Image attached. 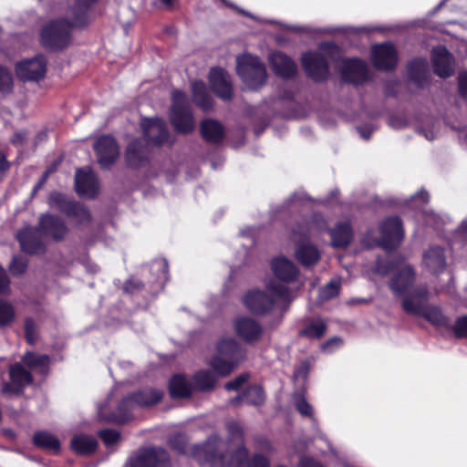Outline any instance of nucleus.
Listing matches in <instances>:
<instances>
[{"mask_svg": "<svg viewBox=\"0 0 467 467\" xmlns=\"http://www.w3.org/2000/svg\"><path fill=\"white\" fill-rule=\"evenodd\" d=\"M143 138L132 140L126 150V159L130 165L140 166L146 161L150 152V144L161 145L168 140V130L163 119L144 118L140 123Z\"/></svg>", "mask_w": 467, "mask_h": 467, "instance_id": "obj_1", "label": "nucleus"}, {"mask_svg": "<svg viewBox=\"0 0 467 467\" xmlns=\"http://www.w3.org/2000/svg\"><path fill=\"white\" fill-rule=\"evenodd\" d=\"M95 1L77 0V13L70 23L64 19H58L45 26L40 35L43 46L51 49L66 47L70 42V28L72 26H82L85 24L88 7Z\"/></svg>", "mask_w": 467, "mask_h": 467, "instance_id": "obj_2", "label": "nucleus"}, {"mask_svg": "<svg viewBox=\"0 0 467 467\" xmlns=\"http://www.w3.org/2000/svg\"><path fill=\"white\" fill-rule=\"evenodd\" d=\"M291 297V289L270 280L265 291L253 289L243 297L244 306L252 313L264 315L273 309L278 302H285Z\"/></svg>", "mask_w": 467, "mask_h": 467, "instance_id": "obj_3", "label": "nucleus"}, {"mask_svg": "<svg viewBox=\"0 0 467 467\" xmlns=\"http://www.w3.org/2000/svg\"><path fill=\"white\" fill-rule=\"evenodd\" d=\"M327 224L320 214L314 215L310 224L306 226L299 225L297 230H294L293 236L296 242L295 256L303 265L309 266L317 264L320 258V253L317 248L308 240L309 235L316 232L322 233L327 230Z\"/></svg>", "mask_w": 467, "mask_h": 467, "instance_id": "obj_4", "label": "nucleus"}, {"mask_svg": "<svg viewBox=\"0 0 467 467\" xmlns=\"http://www.w3.org/2000/svg\"><path fill=\"white\" fill-rule=\"evenodd\" d=\"M162 398V392L155 389H144L131 397L124 399L118 407L116 412L107 415L106 410L109 404H104L99 408V416L101 420L112 421L115 423H125L131 419V410L134 405L148 407L158 403ZM109 403V401H107Z\"/></svg>", "mask_w": 467, "mask_h": 467, "instance_id": "obj_5", "label": "nucleus"}, {"mask_svg": "<svg viewBox=\"0 0 467 467\" xmlns=\"http://www.w3.org/2000/svg\"><path fill=\"white\" fill-rule=\"evenodd\" d=\"M213 447L223 449L225 447L223 441L212 438L205 446V451L209 453V461L212 467H268V460L261 454H255L252 461L248 460L246 449L239 445L234 454L231 455L230 460L227 455H223L213 451Z\"/></svg>", "mask_w": 467, "mask_h": 467, "instance_id": "obj_6", "label": "nucleus"}, {"mask_svg": "<svg viewBox=\"0 0 467 467\" xmlns=\"http://www.w3.org/2000/svg\"><path fill=\"white\" fill-rule=\"evenodd\" d=\"M244 358V351L235 339L223 338L217 345V354L211 360L210 366L218 376L224 377L229 375Z\"/></svg>", "mask_w": 467, "mask_h": 467, "instance_id": "obj_7", "label": "nucleus"}, {"mask_svg": "<svg viewBox=\"0 0 467 467\" xmlns=\"http://www.w3.org/2000/svg\"><path fill=\"white\" fill-rule=\"evenodd\" d=\"M428 294L427 287L418 288L413 295L402 300L403 310L410 315L423 317L436 326L446 325V318L441 311L437 307L427 306Z\"/></svg>", "mask_w": 467, "mask_h": 467, "instance_id": "obj_8", "label": "nucleus"}, {"mask_svg": "<svg viewBox=\"0 0 467 467\" xmlns=\"http://www.w3.org/2000/svg\"><path fill=\"white\" fill-rule=\"evenodd\" d=\"M236 70L246 88L250 89H256L265 82L267 76L265 66L258 57L249 54L238 56Z\"/></svg>", "mask_w": 467, "mask_h": 467, "instance_id": "obj_9", "label": "nucleus"}, {"mask_svg": "<svg viewBox=\"0 0 467 467\" xmlns=\"http://www.w3.org/2000/svg\"><path fill=\"white\" fill-rule=\"evenodd\" d=\"M171 99L170 119L172 126L180 133L191 132L194 129L195 122L186 95L180 90H174Z\"/></svg>", "mask_w": 467, "mask_h": 467, "instance_id": "obj_10", "label": "nucleus"}, {"mask_svg": "<svg viewBox=\"0 0 467 467\" xmlns=\"http://www.w3.org/2000/svg\"><path fill=\"white\" fill-rule=\"evenodd\" d=\"M48 203L52 208L59 210L68 218L74 220L76 223L83 224L89 222L90 214L86 207L62 193H51Z\"/></svg>", "mask_w": 467, "mask_h": 467, "instance_id": "obj_11", "label": "nucleus"}, {"mask_svg": "<svg viewBox=\"0 0 467 467\" xmlns=\"http://www.w3.org/2000/svg\"><path fill=\"white\" fill-rule=\"evenodd\" d=\"M415 280V273L411 265H402L395 273L392 277L389 287L394 294L403 296V299L415 293L420 287H426L425 285L413 286Z\"/></svg>", "mask_w": 467, "mask_h": 467, "instance_id": "obj_12", "label": "nucleus"}, {"mask_svg": "<svg viewBox=\"0 0 467 467\" xmlns=\"http://www.w3.org/2000/svg\"><path fill=\"white\" fill-rule=\"evenodd\" d=\"M46 70L47 61L43 56L22 60L16 66L17 78L24 81H37L45 76Z\"/></svg>", "mask_w": 467, "mask_h": 467, "instance_id": "obj_13", "label": "nucleus"}, {"mask_svg": "<svg viewBox=\"0 0 467 467\" xmlns=\"http://www.w3.org/2000/svg\"><path fill=\"white\" fill-rule=\"evenodd\" d=\"M271 268L277 285H284L287 288L289 284L298 279L299 271L295 264L284 256H278L272 260Z\"/></svg>", "mask_w": 467, "mask_h": 467, "instance_id": "obj_14", "label": "nucleus"}, {"mask_svg": "<svg viewBox=\"0 0 467 467\" xmlns=\"http://www.w3.org/2000/svg\"><path fill=\"white\" fill-rule=\"evenodd\" d=\"M380 246L385 250L394 249L404 236L401 221L398 217L387 219L380 226Z\"/></svg>", "mask_w": 467, "mask_h": 467, "instance_id": "obj_15", "label": "nucleus"}, {"mask_svg": "<svg viewBox=\"0 0 467 467\" xmlns=\"http://www.w3.org/2000/svg\"><path fill=\"white\" fill-rule=\"evenodd\" d=\"M371 60L378 69L389 70L394 68L398 61L395 47L390 43L375 45L371 50Z\"/></svg>", "mask_w": 467, "mask_h": 467, "instance_id": "obj_16", "label": "nucleus"}, {"mask_svg": "<svg viewBox=\"0 0 467 467\" xmlns=\"http://www.w3.org/2000/svg\"><path fill=\"white\" fill-rule=\"evenodd\" d=\"M98 161L102 167L111 165L119 155V148L111 136H101L94 145Z\"/></svg>", "mask_w": 467, "mask_h": 467, "instance_id": "obj_17", "label": "nucleus"}, {"mask_svg": "<svg viewBox=\"0 0 467 467\" xmlns=\"http://www.w3.org/2000/svg\"><path fill=\"white\" fill-rule=\"evenodd\" d=\"M9 375L10 382L5 383L2 387L4 394H20L23 389L32 382L30 372L19 363L10 367Z\"/></svg>", "mask_w": 467, "mask_h": 467, "instance_id": "obj_18", "label": "nucleus"}, {"mask_svg": "<svg viewBox=\"0 0 467 467\" xmlns=\"http://www.w3.org/2000/svg\"><path fill=\"white\" fill-rule=\"evenodd\" d=\"M302 65L306 74L315 80H321L328 75V66L318 52H307L302 56Z\"/></svg>", "mask_w": 467, "mask_h": 467, "instance_id": "obj_19", "label": "nucleus"}, {"mask_svg": "<svg viewBox=\"0 0 467 467\" xmlns=\"http://www.w3.org/2000/svg\"><path fill=\"white\" fill-rule=\"evenodd\" d=\"M168 461L167 451L161 448H149L131 459L128 467H161Z\"/></svg>", "mask_w": 467, "mask_h": 467, "instance_id": "obj_20", "label": "nucleus"}, {"mask_svg": "<svg viewBox=\"0 0 467 467\" xmlns=\"http://www.w3.org/2000/svg\"><path fill=\"white\" fill-rule=\"evenodd\" d=\"M75 186L78 195L88 198L94 197L99 188L96 175L88 167L77 171Z\"/></svg>", "mask_w": 467, "mask_h": 467, "instance_id": "obj_21", "label": "nucleus"}, {"mask_svg": "<svg viewBox=\"0 0 467 467\" xmlns=\"http://www.w3.org/2000/svg\"><path fill=\"white\" fill-rule=\"evenodd\" d=\"M340 67L343 78L346 81L360 83L368 78V67L364 61L358 58L342 59Z\"/></svg>", "mask_w": 467, "mask_h": 467, "instance_id": "obj_22", "label": "nucleus"}, {"mask_svg": "<svg viewBox=\"0 0 467 467\" xmlns=\"http://www.w3.org/2000/svg\"><path fill=\"white\" fill-rule=\"evenodd\" d=\"M213 91L221 99L227 100L232 98L233 86L229 74L222 68H212L209 75Z\"/></svg>", "mask_w": 467, "mask_h": 467, "instance_id": "obj_23", "label": "nucleus"}, {"mask_svg": "<svg viewBox=\"0 0 467 467\" xmlns=\"http://www.w3.org/2000/svg\"><path fill=\"white\" fill-rule=\"evenodd\" d=\"M40 232L38 228L25 227L21 229L16 237L19 241L21 249L27 254H37L43 251V243L40 238Z\"/></svg>", "mask_w": 467, "mask_h": 467, "instance_id": "obj_24", "label": "nucleus"}, {"mask_svg": "<svg viewBox=\"0 0 467 467\" xmlns=\"http://www.w3.org/2000/svg\"><path fill=\"white\" fill-rule=\"evenodd\" d=\"M234 327L237 336L249 343L257 341L263 332L261 325L251 317L236 318Z\"/></svg>", "mask_w": 467, "mask_h": 467, "instance_id": "obj_25", "label": "nucleus"}, {"mask_svg": "<svg viewBox=\"0 0 467 467\" xmlns=\"http://www.w3.org/2000/svg\"><path fill=\"white\" fill-rule=\"evenodd\" d=\"M432 64L434 72L441 78L450 77L454 72L452 57L444 47L433 48Z\"/></svg>", "mask_w": 467, "mask_h": 467, "instance_id": "obj_26", "label": "nucleus"}, {"mask_svg": "<svg viewBox=\"0 0 467 467\" xmlns=\"http://www.w3.org/2000/svg\"><path fill=\"white\" fill-rule=\"evenodd\" d=\"M269 64L273 71L283 78H289L295 76L296 65L285 54L276 51L269 56Z\"/></svg>", "mask_w": 467, "mask_h": 467, "instance_id": "obj_27", "label": "nucleus"}, {"mask_svg": "<svg viewBox=\"0 0 467 467\" xmlns=\"http://www.w3.org/2000/svg\"><path fill=\"white\" fill-rule=\"evenodd\" d=\"M422 265L431 274H439L446 268L444 251L440 246L429 247L422 255Z\"/></svg>", "mask_w": 467, "mask_h": 467, "instance_id": "obj_28", "label": "nucleus"}, {"mask_svg": "<svg viewBox=\"0 0 467 467\" xmlns=\"http://www.w3.org/2000/svg\"><path fill=\"white\" fill-rule=\"evenodd\" d=\"M38 227L43 234L50 235L57 241L63 239L67 233L65 223L58 217L51 214H43L39 218Z\"/></svg>", "mask_w": 467, "mask_h": 467, "instance_id": "obj_29", "label": "nucleus"}, {"mask_svg": "<svg viewBox=\"0 0 467 467\" xmlns=\"http://www.w3.org/2000/svg\"><path fill=\"white\" fill-rule=\"evenodd\" d=\"M327 331V324L321 317H312L306 320L299 334L310 339H318Z\"/></svg>", "mask_w": 467, "mask_h": 467, "instance_id": "obj_30", "label": "nucleus"}, {"mask_svg": "<svg viewBox=\"0 0 467 467\" xmlns=\"http://www.w3.org/2000/svg\"><path fill=\"white\" fill-rule=\"evenodd\" d=\"M192 91L196 105L203 111L213 109V99L209 95L206 86L202 81H194L192 84Z\"/></svg>", "mask_w": 467, "mask_h": 467, "instance_id": "obj_31", "label": "nucleus"}, {"mask_svg": "<svg viewBox=\"0 0 467 467\" xmlns=\"http://www.w3.org/2000/svg\"><path fill=\"white\" fill-rule=\"evenodd\" d=\"M265 400L264 391L259 386H251L244 393L231 400L233 405L252 404L260 405Z\"/></svg>", "mask_w": 467, "mask_h": 467, "instance_id": "obj_32", "label": "nucleus"}, {"mask_svg": "<svg viewBox=\"0 0 467 467\" xmlns=\"http://www.w3.org/2000/svg\"><path fill=\"white\" fill-rule=\"evenodd\" d=\"M201 132L202 137L211 142L217 143L223 138V128L222 124L213 119H205L201 124Z\"/></svg>", "mask_w": 467, "mask_h": 467, "instance_id": "obj_33", "label": "nucleus"}, {"mask_svg": "<svg viewBox=\"0 0 467 467\" xmlns=\"http://www.w3.org/2000/svg\"><path fill=\"white\" fill-rule=\"evenodd\" d=\"M331 244L334 247H346L352 240V230L348 223H338L330 231Z\"/></svg>", "mask_w": 467, "mask_h": 467, "instance_id": "obj_34", "label": "nucleus"}, {"mask_svg": "<svg viewBox=\"0 0 467 467\" xmlns=\"http://www.w3.org/2000/svg\"><path fill=\"white\" fill-rule=\"evenodd\" d=\"M34 444L43 450L57 452L60 449L58 439L52 433L45 431H37L33 436Z\"/></svg>", "mask_w": 467, "mask_h": 467, "instance_id": "obj_35", "label": "nucleus"}, {"mask_svg": "<svg viewBox=\"0 0 467 467\" xmlns=\"http://www.w3.org/2000/svg\"><path fill=\"white\" fill-rule=\"evenodd\" d=\"M23 362L31 371L46 374L49 366V357L47 355H36L28 352L23 358Z\"/></svg>", "mask_w": 467, "mask_h": 467, "instance_id": "obj_36", "label": "nucleus"}, {"mask_svg": "<svg viewBox=\"0 0 467 467\" xmlns=\"http://www.w3.org/2000/svg\"><path fill=\"white\" fill-rule=\"evenodd\" d=\"M215 375L210 370H200L192 378L193 389L206 391L212 389L216 383Z\"/></svg>", "mask_w": 467, "mask_h": 467, "instance_id": "obj_37", "label": "nucleus"}, {"mask_svg": "<svg viewBox=\"0 0 467 467\" xmlns=\"http://www.w3.org/2000/svg\"><path fill=\"white\" fill-rule=\"evenodd\" d=\"M98 442L93 436L79 434L73 437L71 440V447L80 454L89 453L95 451Z\"/></svg>", "mask_w": 467, "mask_h": 467, "instance_id": "obj_38", "label": "nucleus"}, {"mask_svg": "<svg viewBox=\"0 0 467 467\" xmlns=\"http://www.w3.org/2000/svg\"><path fill=\"white\" fill-rule=\"evenodd\" d=\"M192 383L182 375H176L170 381V392L174 398H185L191 395L192 390Z\"/></svg>", "mask_w": 467, "mask_h": 467, "instance_id": "obj_39", "label": "nucleus"}, {"mask_svg": "<svg viewBox=\"0 0 467 467\" xmlns=\"http://www.w3.org/2000/svg\"><path fill=\"white\" fill-rule=\"evenodd\" d=\"M408 70L410 78L421 86L428 72V63L425 59L417 58L410 63Z\"/></svg>", "mask_w": 467, "mask_h": 467, "instance_id": "obj_40", "label": "nucleus"}, {"mask_svg": "<svg viewBox=\"0 0 467 467\" xmlns=\"http://www.w3.org/2000/svg\"><path fill=\"white\" fill-rule=\"evenodd\" d=\"M16 308L6 300L0 299V327L10 326L16 319Z\"/></svg>", "mask_w": 467, "mask_h": 467, "instance_id": "obj_41", "label": "nucleus"}, {"mask_svg": "<svg viewBox=\"0 0 467 467\" xmlns=\"http://www.w3.org/2000/svg\"><path fill=\"white\" fill-rule=\"evenodd\" d=\"M151 271L157 274L156 282L162 287L168 280V263L165 259L154 260L150 266Z\"/></svg>", "mask_w": 467, "mask_h": 467, "instance_id": "obj_42", "label": "nucleus"}, {"mask_svg": "<svg viewBox=\"0 0 467 467\" xmlns=\"http://www.w3.org/2000/svg\"><path fill=\"white\" fill-rule=\"evenodd\" d=\"M340 281L333 279L319 290V300L325 301L336 296L339 292Z\"/></svg>", "mask_w": 467, "mask_h": 467, "instance_id": "obj_43", "label": "nucleus"}, {"mask_svg": "<svg viewBox=\"0 0 467 467\" xmlns=\"http://www.w3.org/2000/svg\"><path fill=\"white\" fill-rule=\"evenodd\" d=\"M13 77L11 72L0 66V93L6 94L12 90Z\"/></svg>", "mask_w": 467, "mask_h": 467, "instance_id": "obj_44", "label": "nucleus"}, {"mask_svg": "<svg viewBox=\"0 0 467 467\" xmlns=\"http://www.w3.org/2000/svg\"><path fill=\"white\" fill-rule=\"evenodd\" d=\"M295 405L296 410L303 416H312L313 409L303 395L297 394L295 396Z\"/></svg>", "mask_w": 467, "mask_h": 467, "instance_id": "obj_45", "label": "nucleus"}, {"mask_svg": "<svg viewBox=\"0 0 467 467\" xmlns=\"http://www.w3.org/2000/svg\"><path fill=\"white\" fill-rule=\"evenodd\" d=\"M26 340L34 344L36 340V325L31 317H26L24 324Z\"/></svg>", "mask_w": 467, "mask_h": 467, "instance_id": "obj_46", "label": "nucleus"}, {"mask_svg": "<svg viewBox=\"0 0 467 467\" xmlns=\"http://www.w3.org/2000/svg\"><path fill=\"white\" fill-rule=\"evenodd\" d=\"M27 263L21 256H14L9 265V269L13 275H21L26 269Z\"/></svg>", "mask_w": 467, "mask_h": 467, "instance_id": "obj_47", "label": "nucleus"}, {"mask_svg": "<svg viewBox=\"0 0 467 467\" xmlns=\"http://www.w3.org/2000/svg\"><path fill=\"white\" fill-rule=\"evenodd\" d=\"M99 437L107 446H111L119 441V433L114 430H102L99 431Z\"/></svg>", "mask_w": 467, "mask_h": 467, "instance_id": "obj_48", "label": "nucleus"}, {"mask_svg": "<svg viewBox=\"0 0 467 467\" xmlns=\"http://www.w3.org/2000/svg\"><path fill=\"white\" fill-rule=\"evenodd\" d=\"M429 201V195L425 191H420L408 201L409 205L414 209L420 208L424 203Z\"/></svg>", "mask_w": 467, "mask_h": 467, "instance_id": "obj_49", "label": "nucleus"}, {"mask_svg": "<svg viewBox=\"0 0 467 467\" xmlns=\"http://www.w3.org/2000/svg\"><path fill=\"white\" fill-rule=\"evenodd\" d=\"M452 329L456 337H467V316L459 317Z\"/></svg>", "mask_w": 467, "mask_h": 467, "instance_id": "obj_50", "label": "nucleus"}, {"mask_svg": "<svg viewBox=\"0 0 467 467\" xmlns=\"http://www.w3.org/2000/svg\"><path fill=\"white\" fill-rule=\"evenodd\" d=\"M10 292V279L5 270L0 265V295L7 296Z\"/></svg>", "mask_w": 467, "mask_h": 467, "instance_id": "obj_51", "label": "nucleus"}, {"mask_svg": "<svg viewBox=\"0 0 467 467\" xmlns=\"http://www.w3.org/2000/svg\"><path fill=\"white\" fill-rule=\"evenodd\" d=\"M248 379V376L245 374L236 377L234 379L229 381L225 385V389L228 390L239 389Z\"/></svg>", "mask_w": 467, "mask_h": 467, "instance_id": "obj_52", "label": "nucleus"}, {"mask_svg": "<svg viewBox=\"0 0 467 467\" xmlns=\"http://www.w3.org/2000/svg\"><path fill=\"white\" fill-rule=\"evenodd\" d=\"M341 346L342 339L340 337H332L322 345V350L330 353Z\"/></svg>", "mask_w": 467, "mask_h": 467, "instance_id": "obj_53", "label": "nucleus"}, {"mask_svg": "<svg viewBox=\"0 0 467 467\" xmlns=\"http://www.w3.org/2000/svg\"><path fill=\"white\" fill-rule=\"evenodd\" d=\"M459 90L462 97L467 98V72H462L458 78Z\"/></svg>", "mask_w": 467, "mask_h": 467, "instance_id": "obj_54", "label": "nucleus"}, {"mask_svg": "<svg viewBox=\"0 0 467 467\" xmlns=\"http://www.w3.org/2000/svg\"><path fill=\"white\" fill-rule=\"evenodd\" d=\"M27 140V132L26 130H18L15 132L11 139V142L15 145H22Z\"/></svg>", "mask_w": 467, "mask_h": 467, "instance_id": "obj_55", "label": "nucleus"}, {"mask_svg": "<svg viewBox=\"0 0 467 467\" xmlns=\"http://www.w3.org/2000/svg\"><path fill=\"white\" fill-rule=\"evenodd\" d=\"M171 446L176 449L178 451H182L183 447V437L182 435H176L170 440Z\"/></svg>", "mask_w": 467, "mask_h": 467, "instance_id": "obj_56", "label": "nucleus"}, {"mask_svg": "<svg viewBox=\"0 0 467 467\" xmlns=\"http://www.w3.org/2000/svg\"><path fill=\"white\" fill-rule=\"evenodd\" d=\"M228 431L233 436V438H241L242 429L240 425L236 422H231L228 424Z\"/></svg>", "mask_w": 467, "mask_h": 467, "instance_id": "obj_57", "label": "nucleus"}, {"mask_svg": "<svg viewBox=\"0 0 467 467\" xmlns=\"http://www.w3.org/2000/svg\"><path fill=\"white\" fill-rule=\"evenodd\" d=\"M308 373V366L306 363H302L294 373L295 378H306Z\"/></svg>", "mask_w": 467, "mask_h": 467, "instance_id": "obj_58", "label": "nucleus"}, {"mask_svg": "<svg viewBox=\"0 0 467 467\" xmlns=\"http://www.w3.org/2000/svg\"><path fill=\"white\" fill-rule=\"evenodd\" d=\"M299 467H322V466L311 458H302L299 462Z\"/></svg>", "mask_w": 467, "mask_h": 467, "instance_id": "obj_59", "label": "nucleus"}, {"mask_svg": "<svg viewBox=\"0 0 467 467\" xmlns=\"http://www.w3.org/2000/svg\"><path fill=\"white\" fill-rule=\"evenodd\" d=\"M426 223L433 227H439L438 217L433 213H428L426 214Z\"/></svg>", "mask_w": 467, "mask_h": 467, "instance_id": "obj_60", "label": "nucleus"}, {"mask_svg": "<svg viewBox=\"0 0 467 467\" xmlns=\"http://www.w3.org/2000/svg\"><path fill=\"white\" fill-rule=\"evenodd\" d=\"M9 169V162L4 153L0 154V171L5 172Z\"/></svg>", "mask_w": 467, "mask_h": 467, "instance_id": "obj_61", "label": "nucleus"}, {"mask_svg": "<svg viewBox=\"0 0 467 467\" xmlns=\"http://www.w3.org/2000/svg\"><path fill=\"white\" fill-rule=\"evenodd\" d=\"M358 132L362 138L368 140L372 130L370 128H358Z\"/></svg>", "mask_w": 467, "mask_h": 467, "instance_id": "obj_62", "label": "nucleus"}, {"mask_svg": "<svg viewBox=\"0 0 467 467\" xmlns=\"http://www.w3.org/2000/svg\"><path fill=\"white\" fill-rule=\"evenodd\" d=\"M87 268H88V271H89L92 274L98 272V270H99V267L96 265H88L87 266Z\"/></svg>", "mask_w": 467, "mask_h": 467, "instance_id": "obj_63", "label": "nucleus"}, {"mask_svg": "<svg viewBox=\"0 0 467 467\" xmlns=\"http://www.w3.org/2000/svg\"><path fill=\"white\" fill-rule=\"evenodd\" d=\"M425 138L429 140H432L434 138H435V135L433 134V132H426L424 134Z\"/></svg>", "mask_w": 467, "mask_h": 467, "instance_id": "obj_64", "label": "nucleus"}]
</instances>
